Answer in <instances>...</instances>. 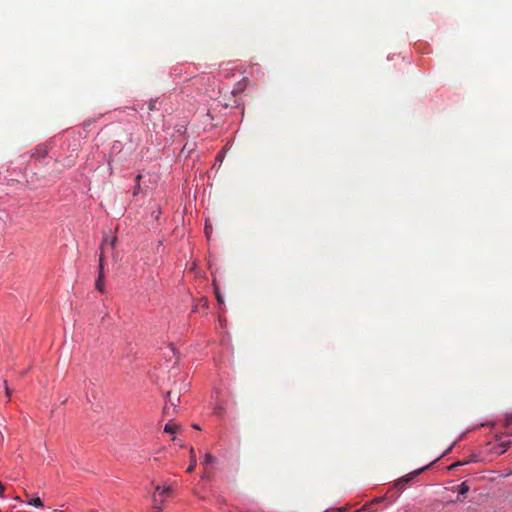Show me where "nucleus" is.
Instances as JSON below:
<instances>
[{
	"mask_svg": "<svg viewBox=\"0 0 512 512\" xmlns=\"http://www.w3.org/2000/svg\"><path fill=\"white\" fill-rule=\"evenodd\" d=\"M139 145V139L131 133H123L114 141L110 151L111 163H124L135 152Z\"/></svg>",
	"mask_w": 512,
	"mask_h": 512,
	"instance_id": "obj_1",
	"label": "nucleus"
},
{
	"mask_svg": "<svg viewBox=\"0 0 512 512\" xmlns=\"http://www.w3.org/2000/svg\"><path fill=\"white\" fill-rule=\"evenodd\" d=\"M116 238L113 237L110 241L107 239H104L101 245V254L99 258V275L98 279L96 280V289L103 293L104 292V271H103V259L104 254L108 250V248L113 249L115 246Z\"/></svg>",
	"mask_w": 512,
	"mask_h": 512,
	"instance_id": "obj_2",
	"label": "nucleus"
},
{
	"mask_svg": "<svg viewBox=\"0 0 512 512\" xmlns=\"http://www.w3.org/2000/svg\"><path fill=\"white\" fill-rule=\"evenodd\" d=\"M166 398L167 399L163 408V414L165 417H170L176 412L177 403L179 402L180 397L177 393L169 390L166 393Z\"/></svg>",
	"mask_w": 512,
	"mask_h": 512,
	"instance_id": "obj_3",
	"label": "nucleus"
},
{
	"mask_svg": "<svg viewBox=\"0 0 512 512\" xmlns=\"http://www.w3.org/2000/svg\"><path fill=\"white\" fill-rule=\"evenodd\" d=\"M430 467V464L429 465H426L422 468H419V469H416L408 474H406L405 476L401 477L400 479H398L395 483V487L399 490H403L405 488V485L408 484L410 481H412L416 476H418L419 474H421L422 472H424L427 468Z\"/></svg>",
	"mask_w": 512,
	"mask_h": 512,
	"instance_id": "obj_4",
	"label": "nucleus"
},
{
	"mask_svg": "<svg viewBox=\"0 0 512 512\" xmlns=\"http://www.w3.org/2000/svg\"><path fill=\"white\" fill-rule=\"evenodd\" d=\"M155 490L158 493V495H156L158 498V505L162 506L165 501V497H169L171 495L172 489L171 487L161 488V486L157 485Z\"/></svg>",
	"mask_w": 512,
	"mask_h": 512,
	"instance_id": "obj_5",
	"label": "nucleus"
},
{
	"mask_svg": "<svg viewBox=\"0 0 512 512\" xmlns=\"http://www.w3.org/2000/svg\"><path fill=\"white\" fill-rule=\"evenodd\" d=\"M197 460L196 454L193 447L190 448V465L187 468L188 473H192L196 468Z\"/></svg>",
	"mask_w": 512,
	"mask_h": 512,
	"instance_id": "obj_6",
	"label": "nucleus"
},
{
	"mask_svg": "<svg viewBox=\"0 0 512 512\" xmlns=\"http://www.w3.org/2000/svg\"><path fill=\"white\" fill-rule=\"evenodd\" d=\"M178 429H179V426H178L177 424L172 423L171 421H169V422L165 425L164 431H165L166 433L173 434V433H175Z\"/></svg>",
	"mask_w": 512,
	"mask_h": 512,
	"instance_id": "obj_7",
	"label": "nucleus"
},
{
	"mask_svg": "<svg viewBox=\"0 0 512 512\" xmlns=\"http://www.w3.org/2000/svg\"><path fill=\"white\" fill-rule=\"evenodd\" d=\"M27 503H28V505H31V506H34L37 508H42L44 506L43 502L41 501V499L39 497L31 498L30 500H28Z\"/></svg>",
	"mask_w": 512,
	"mask_h": 512,
	"instance_id": "obj_8",
	"label": "nucleus"
},
{
	"mask_svg": "<svg viewBox=\"0 0 512 512\" xmlns=\"http://www.w3.org/2000/svg\"><path fill=\"white\" fill-rule=\"evenodd\" d=\"M470 487L469 485L467 484V482H462L459 486H458V494L461 495V496H464L468 491H469Z\"/></svg>",
	"mask_w": 512,
	"mask_h": 512,
	"instance_id": "obj_9",
	"label": "nucleus"
},
{
	"mask_svg": "<svg viewBox=\"0 0 512 512\" xmlns=\"http://www.w3.org/2000/svg\"><path fill=\"white\" fill-rule=\"evenodd\" d=\"M373 503H366L354 512H373Z\"/></svg>",
	"mask_w": 512,
	"mask_h": 512,
	"instance_id": "obj_10",
	"label": "nucleus"
},
{
	"mask_svg": "<svg viewBox=\"0 0 512 512\" xmlns=\"http://www.w3.org/2000/svg\"><path fill=\"white\" fill-rule=\"evenodd\" d=\"M153 509H154V512H162L163 510V507L161 505H158V498L156 496V494L153 495Z\"/></svg>",
	"mask_w": 512,
	"mask_h": 512,
	"instance_id": "obj_11",
	"label": "nucleus"
},
{
	"mask_svg": "<svg viewBox=\"0 0 512 512\" xmlns=\"http://www.w3.org/2000/svg\"><path fill=\"white\" fill-rule=\"evenodd\" d=\"M215 461H216V458L212 454H210V453L205 454L204 464H211V463H214Z\"/></svg>",
	"mask_w": 512,
	"mask_h": 512,
	"instance_id": "obj_12",
	"label": "nucleus"
},
{
	"mask_svg": "<svg viewBox=\"0 0 512 512\" xmlns=\"http://www.w3.org/2000/svg\"><path fill=\"white\" fill-rule=\"evenodd\" d=\"M505 427L512 428V413L508 414L505 418Z\"/></svg>",
	"mask_w": 512,
	"mask_h": 512,
	"instance_id": "obj_13",
	"label": "nucleus"
},
{
	"mask_svg": "<svg viewBox=\"0 0 512 512\" xmlns=\"http://www.w3.org/2000/svg\"><path fill=\"white\" fill-rule=\"evenodd\" d=\"M4 386H5V393H6V396L8 397V399H10V396H11V391L7 385V381L5 380L4 382Z\"/></svg>",
	"mask_w": 512,
	"mask_h": 512,
	"instance_id": "obj_14",
	"label": "nucleus"
},
{
	"mask_svg": "<svg viewBox=\"0 0 512 512\" xmlns=\"http://www.w3.org/2000/svg\"><path fill=\"white\" fill-rule=\"evenodd\" d=\"M383 499H384L383 497H377V498L373 499L370 503H373V506H374L375 504L382 502Z\"/></svg>",
	"mask_w": 512,
	"mask_h": 512,
	"instance_id": "obj_15",
	"label": "nucleus"
},
{
	"mask_svg": "<svg viewBox=\"0 0 512 512\" xmlns=\"http://www.w3.org/2000/svg\"><path fill=\"white\" fill-rule=\"evenodd\" d=\"M214 413L221 416L223 414V408H221V407L215 408Z\"/></svg>",
	"mask_w": 512,
	"mask_h": 512,
	"instance_id": "obj_16",
	"label": "nucleus"
},
{
	"mask_svg": "<svg viewBox=\"0 0 512 512\" xmlns=\"http://www.w3.org/2000/svg\"><path fill=\"white\" fill-rule=\"evenodd\" d=\"M4 491H5V486L2 484V482H0V496L3 495Z\"/></svg>",
	"mask_w": 512,
	"mask_h": 512,
	"instance_id": "obj_17",
	"label": "nucleus"
},
{
	"mask_svg": "<svg viewBox=\"0 0 512 512\" xmlns=\"http://www.w3.org/2000/svg\"><path fill=\"white\" fill-rule=\"evenodd\" d=\"M141 179H142V175H141V174H138V175L136 176V179H135L138 187H139V183H140V180H141Z\"/></svg>",
	"mask_w": 512,
	"mask_h": 512,
	"instance_id": "obj_18",
	"label": "nucleus"
},
{
	"mask_svg": "<svg viewBox=\"0 0 512 512\" xmlns=\"http://www.w3.org/2000/svg\"><path fill=\"white\" fill-rule=\"evenodd\" d=\"M217 299H218L219 302H222V298L220 297L219 294H217Z\"/></svg>",
	"mask_w": 512,
	"mask_h": 512,
	"instance_id": "obj_19",
	"label": "nucleus"
},
{
	"mask_svg": "<svg viewBox=\"0 0 512 512\" xmlns=\"http://www.w3.org/2000/svg\"><path fill=\"white\" fill-rule=\"evenodd\" d=\"M193 428H194V429H198V430L200 429V427H199L197 424H194V425H193Z\"/></svg>",
	"mask_w": 512,
	"mask_h": 512,
	"instance_id": "obj_20",
	"label": "nucleus"
},
{
	"mask_svg": "<svg viewBox=\"0 0 512 512\" xmlns=\"http://www.w3.org/2000/svg\"><path fill=\"white\" fill-rule=\"evenodd\" d=\"M342 508V512H345L346 511V508L345 507H341Z\"/></svg>",
	"mask_w": 512,
	"mask_h": 512,
	"instance_id": "obj_21",
	"label": "nucleus"
},
{
	"mask_svg": "<svg viewBox=\"0 0 512 512\" xmlns=\"http://www.w3.org/2000/svg\"><path fill=\"white\" fill-rule=\"evenodd\" d=\"M55 512H61V511H57V510H56Z\"/></svg>",
	"mask_w": 512,
	"mask_h": 512,
	"instance_id": "obj_22",
	"label": "nucleus"
}]
</instances>
